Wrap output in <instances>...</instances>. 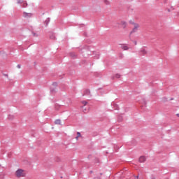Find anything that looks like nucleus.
I'll return each instance as SVG.
<instances>
[{
    "instance_id": "nucleus-1",
    "label": "nucleus",
    "mask_w": 179,
    "mask_h": 179,
    "mask_svg": "<svg viewBox=\"0 0 179 179\" xmlns=\"http://www.w3.org/2000/svg\"><path fill=\"white\" fill-rule=\"evenodd\" d=\"M15 177H17V178H22V177H25L26 176V171L23 170V169H18L15 171Z\"/></svg>"
},
{
    "instance_id": "nucleus-2",
    "label": "nucleus",
    "mask_w": 179,
    "mask_h": 179,
    "mask_svg": "<svg viewBox=\"0 0 179 179\" xmlns=\"http://www.w3.org/2000/svg\"><path fill=\"white\" fill-rule=\"evenodd\" d=\"M133 24H134V28L130 32V34H132V33H136V31H138V29H139V24L133 23Z\"/></svg>"
},
{
    "instance_id": "nucleus-3",
    "label": "nucleus",
    "mask_w": 179,
    "mask_h": 179,
    "mask_svg": "<svg viewBox=\"0 0 179 179\" xmlns=\"http://www.w3.org/2000/svg\"><path fill=\"white\" fill-rule=\"evenodd\" d=\"M139 53L141 55L145 56V55H148V54H149V52L145 48H142L141 49Z\"/></svg>"
},
{
    "instance_id": "nucleus-4",
    "label": "nucleus",
    "mask_w": 179,
    "mask_h": 179,
    "mask_svg": "<svg viewBox=\"0 0 179 179\" xmlns=\"http://www.w3.org/2000/svg\"><path fill=\"white\" fill-rule=\"evenodd\" d=\"M138 160H139L140 163H145V162H146V157L141 156L139 157Z\"/></svg>"
},
{
    "instance_id": "nucleus-5",
    "label": "nucleus",
    "mask_w": 179,
    "mask_h": 179,
    "mask_svg": "<svg viewBox=\"0 0 179 179\" xmlns=\"http://www.w3.org/2000/svg\"><path fill=\"white\" fill-rule=\"evenodd\" d=\"M23 16H24V17H30L31 16V13H24Z\"/></svg>"
},
{
    "instance_id": "nucleus-6",
    "label": "nucleus",
    "mask_w": 179,
    "mask_h": 179,
    "mask_svg": "<svg viewBox=\"0 0 179 179\" xmlns=\"http://www.w3.org/2000/svg\"><path fill=\"white\" fill-rule=\"evenodd\" d=\"M82 137L80 132H77V136L76 137V141H79V138Z\"/></svg>"
},
{
    "instance_id": "nucleus-7",
    "label": "nucleus",
    "mask_w": 179,
    "mask_h": 179,
    "mask_svg": "<svg viewBox=\"0 0 179 179\" xmlns=\"http://www.w3.org/2000/svg\"><path fill=\"white\" fill-rule=\"evenodd\" d=\"M55 124L56 125H61V120H59V119L56 120L55 121Z\"/></svg>"
},
{
    "instance_id": "nucleus-8",
    "label": "nucleus",
    "mask_w": 179,
    "mask_h": 179,
    "mask_svg": "<svg viewBox=\"0 0 179 179\" xmlns=\"http://www.w3.org/2000/svg\"><path fill=\"white\" fill-rule=\"evenodd\" d=\"M82 110L83 113H87V108L86 106H82Z\"/></svg>"
},
{
    "instance_id": "nucleus-9",
    "label": "nucleus",
    "mask_w": 179,
    "mask_h": 179,
    "mask_svg": "<svg viewBox=\"0 0 179 179\" xmlns=\"http://www.w3.org/2000/svg\"><path fill=\"white\" fill-rule=\"evenodd\" d=\"M122 48L124 50V51H127L129 50V48L127 45H122Z\"/></svg>"
},
{
    "instance_id": "nucleus-10",
    "label": "nucleus",
    "mask_w": 179,
    "mask_h": 179,
    "mask_svg": "<svg viewBox=\"0 0 179 179\" xmlns=\"http://www.w3.org/2000/svg\"><path fill=\"white\" fill-rule=\"evenodd\" d=\"M121 24H122V26H123L124 28L127 27V22H126L123 21V22H121Z\"/></svg>"
},
{
    "instance_id": "nucleus-11",
    "label": "nucleus",
    "mask_w": 179,
    "mask_h": 179,
    "mask_svg": "<svg viewBox=\"0 0 179 179\" xmlns=\"http://www.w3.org/2000/svg\"><path fill=\"white\" fill-rule=\"evenodd\" d=\"M115 78H116L117 79H120V78H121V74L120 73L115 74Z\"/></svg>"
},
{
    "instance_id": "nucleus-12",
    "label": "nucleus",
    "mask_w": 179,
    "mask_h": 179,
    "mask_svg": "<svg viewBox=\"0 0 179 179\" xmlns=\"http://www.w3.org/2000/svg\"><path fill=\"white\" fill-rule=\"evenodd\" d=\"M81 103L83 105V107L86 106V104H87V102L86 101H81Z\"/></svg>"
},
{
    "instance_id": "nucleus-13",
    "label": "nucleus",
    "mask_w": 179,
    "mask_h": 179,
    "mask_svg": "<svg viewBox=\"0 0 179 179\" xmlns=\"http://www.w3.org/2000/svg\"><path fill=\"white\" fill-rule=\"evenodd\" d=\"M22 6H23V8H27V3L26 1H24Z\"/></svg>"
},
{
    "instance_id": "nucleus-14",
    "label": "nucleus",
    "mask_w": 179,
    "mask_h": 179,
    "mask_svg": "<svg viewBox=\"0 0 179 179\" xmlns=\"http://www.w3.org/2000/svg\"><path fill=\"white\" fill-rule=\"evenodd\" d=\"M17 3H23V0H17Z\"/></svg>"
},
{
    "instance_id": "nucleus-15",
    "label": "nucleus",
    "mask_w": 179,
    "mask_h": 179,
    "mask_svg": "<svg viewBox=\"0 0 179 179\" xmlns=\"http://www.w3.org/2000/svg\"><path fill=\"white\" fill-rule=\"evenodd\" d=\"M33 36H34V37H38V34H37L34 32H33Z\"/></svg>"
},
{
    "instance_id": "nucleus-16",
    "label": "nucleus",
    "mask_w": 179,
    "mask_h": 179,
    "mask_svg": "<svg viewBox=\"0 0 179 179\" xmlns=\"http://www.w3.org/2000/svg\"><path fill=\"white\" fill-rule=\"evenodd\" d=\"M17 68H18V69H20V68H21L20 65L18 64V65L17 66Z\"/></svg>"
},
{
    "instance_id": "nucleus-17",
    "label": "nucleus",
    "mask_w": 179,
    "mask_h": 179,
    "mask_svg": "<svg viewBox=\"0 0 179 179\" xmlns=\"http://www.w3.org/2000/svg\"><path fill=\"white\" fill-rule=\"evenodd\" d=\"M176 115H177V117H179V113H177Z\"/></svg>"
},
{
    "instance_id": "nucleus-18",
    "label": "nucleus",
    "mask_w": 179,
    "mask_h": 179,
    "mask_svg": "<svg viewBox=\"0 0 179 179\" xmlns=\"http://www.w3.org/2000/svg\"><path fill=\"white\" fill-rule=\"evenodd\" d=\"M4 76H8V74H5Z\"/></svg>"
}]
</instances>
